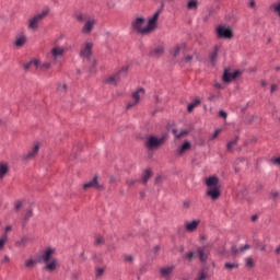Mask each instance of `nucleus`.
<instances>
[{"instance_id":"nucleus-9","label":"nucleus","mask_w":280,"mask_h":280,"mask_svg":"<svg viewBox=\"0 0 280 280\" xmlns=\"http://www.w3.org/2000/svg\"><path fill=\"white\" fill-rule=\"evenodd\" d=\"M145 96V90L143 88L138 89L136 92L132 93V100L133 102H129L127 104V109H130L139 104L141 102L142 97Z\"/></svg>"},{"instance_id":"nucleus-33","label":"nucleus","mask_w":280,"mask_h":280,"mask_svg":"<svg viewBox=\"0 0 280 280\" xmlns=\"http://www.w3.org/2000/svg\"><path fill=\"white\" fill-rule=\"evenodd\" d=\"M164 51L165 50L163 49V47L159 46V47L154 48L152 56H163Z\"/></svg>"},{"instance_id":"nucleus-26","label":"nucleus","mask_w":280,"mask_h":280,"mask_svg":"<svg viewBox=\"0 0 280 280\" xmlns=\"http://www.w3.org/2000/svg\"><path fill=\"white\" fill-rule=\"evenodd\" d=\"M225 270H235L240 268V264L237 262H225L224 265Z\"/></svg>"},{"instance_id":"nucleus-38","label":"nucleus","mask_w":280,"mask_h":280,"mask_svg":"<svg viewBox=\"0 0 280 280\" xmlns=\"http://www.w3.org/2000/svg\"><path fill=\"white\" fill-rule=\"evenodd\" d=\"M5 242H8V234H4V235L0 238V250H2L3 246H5Z\"/></svg>"},{"instance_id":"nucleus-60","label":"nucleus","mask_w":280,"mask_h":280,"mask_svg":"<svg viewBox=\"0 0 280 280\" xmlns=\"http://www.w3.org/2000/svg\"><path fill=\"white\" fill-rule=\"evenodd\" d=\"M249 8H256L255 0H249Z\"/></svg>"},{"instance_id":"nucleus-27","label":"nucleus","mask_w":280,"mask_h":280,"mask_svg":"<svg viewBox=\"0 0 280 280\" xmlns=\"http://www.w3.org/2000/svg\"><path fill=\"white\" fill-rule=\"evenodd\" d=\"M188 10H198V1L197 0H189L187 3Z\"/></svg>"},{"instance_id":"nucleus-12","label":"nucleus","mask_w":280,"mask_h":280,"mask_svg":"<svg viewBox=\"0 0 280 280\" xmlns=\"http://www.w3.org/2000/svg\"><path fill=\"white\" fill-rule=\"evenodd\" d=\"M83 189H104V186L100 184V180L97 179V176H94L92 180L85 183L83 185Z\"/></svg>"},{"instance_id":"nucleus-44","label":"nucleus","mask_w":280,"mask_h":280,"mask_svg":"<svg viewBox=\"0 0 280 280\" xmlns=\"http://www.w3.org/2000/svg\"><path fill=\"white\" fill-rule=\"evenodd\" d=\"M23 207V201H15L14 203V211H19Z\"/></svg>"},{"instance_id":"nucleus-55","label":"nucleus","mask_w":280,"mask_h":280,"mask_svg":"<svg viewBox=\"0 0 280 280\" xmlns=\"http://www.w3.org/2000/svg\"><path fill=\"white\" fill-rule=\"evenodd\" d=\"M219 117H222L223 119H226V112L220 110L219 112Z\"/></svg>"},{"instance_id":"nucleus-4","label":"nucleus","mask_w":280,"mask_h":280,"mask_svg":"<svg viewBox=\"0 0 280 280\" xmlns=\"http://www.w3.org/2000/svg\"><path fill=\"white\" fill-rule=\"evenodd\" d=\"M47 14H49V11H42L30 18L27 21L28 30H31L32 32H37L38 25H40V23L45 20Z\"/></svg>"},{"instance_id":"nucleus-59","label":"nucleus","mask_w":280,"mask_h":280,"mask_svg":"<svg viewBox=\"0 0 280 280\" xmlns=\"http://www.w3.org/2000/svg\"><path fill=\"white\" fill-rule=\"evenodd\" d=\"M240 75V71H235L232 73V80H235Z\"/></svg>"},{"instance_id":"nucleus-29","label":"nucleus","mask_w":280,"mask_h":280,"mask_svg":"<svg viewBox=\"0 0 280 280\" xmlns=\"http://www.w3.org/2000/svg\"><path fill=\"white\" fill-rule=\"evenodd\" d=\"M233 75L229 70H224L223 73V82H232L233 81Z\"/></svg>"},{"instance_id":"nucleus-52","label":"nucleus","mask_w":280,"mask_h":280,"mask_svg":"<svg viewBox=\"0 0 280 280\" xmlns=\"http://www.w3.org/2000/svg\"><path fill=\"white\" fill-rule=\"evenodd\" d=\"M191 60H194V57L191 55H188L184 58V62H190Z\"/></svg>"},{"instance_id":"nucleus-2","label":"nucleus","mask_w":280,"mask_h":280,"mask_svg":"<svg viewBox=\"0 0 280 280\" xmlns=\"http://www.w3.org/2000/svg\"><path fill=\"white\" fill-rule=\"evenodd\" d=\"M207 191L206 195L211 198V200H218L220 198V179L215 176H210L206 179Z\"/></svg>"},{"instance_id":"nucleus-50","label":"nucleus","mask_w":280,"mask_h":280,"mask_svg":"<svg viewBox=\"0 0 280 280\" xmlns=\"http://www.w3.org/2000/svg\"><path fill=\"white\" fill-rule=\"evenodd\" d=\"M32 215H33L32 210H28V211L26 212L24 219H25V220H30V218H32Z\"/></svg>"},{"instance_id":"nucleus-47","label":"nucleus","mask_w":280,"mask_h":280,"mask_svg":"<svg viewBox=\"0 0 280 280\" xmlns=\"http://www.w3.org/2000/svg\"><path fill=\"white\" fill-rule=\"evenodd\" d=\"M125 261H128L129 264H132V261H135V258L130 255H126L125 256Z\"/></svg>"},{"instance_id":"nucleus-8","label":"nucleus","mask_w":280,"mask_h":280,"mask_svg":"<svg viewBox=\"0 0 280 280\" xmlns=\"http://www.w3.org/2000/svg\"><path fill=\"white\" fill-rule=\"evenodd\" d=\"M126 71H128V68H122L119 72L110 74L104 79V83L109 84L110 86H117L121 80V73H126Z\"/></svg>"},{"instance_id":"nucleus-61","label":"nucleus","mask_w":280,"mask_h":280,"mask_svg":"<svg viewBox=\"0 0 280 280\" xmlns=\"http://www.w3.org/2000/svg\"><path fill=\"white\" fill-rule=\"evenodd\" d=\"M215 89H224V85H222L221 83H214Z\"/></svg>"},{"instance_id":"nucleus-46","label":"nucleus","mask_w":280,"mask_h":280,"mask_svg":"<svg viewBox=\"0 0 280 280\" xmlns=\"http://www.w3.org/2000/svg\"><path fill=\"white\" fill-rule=\"evenodd\" d=\"M107 8H108L109 10H113V8H115V0H108V1H107Z\"/></svg>"},{"instance_id":"nucleus-18","label":"nucleus","mask_w":280,"mask_h":280,"mask_svg":"<svg viewBox=\"0 0 280 280\" xmlns=\"http://www.w3.org/2000/svg\"><path fill=\"white\" fill-rule=\"evenodd\" d=\"M25 43H27V36H25V34H20L15 37V42H14V45L18 47V48H21L23 47V45H25Z\"/></svg>"},{"instance_id":"nucleus-20","label":"nucleus","mask_w":280,"mask_h":280,"mask_svg":"<svg viewBox=\"0 0 280 280\" xmlns=\"http://www.w3.org/2000/svg\"><path fill=\"white\" fill-rule=\"evenodd\" d=\"M190 149H191V142L185 141V142L182 144V147H179V148L177 149V154H178L179 156H182V154H185V152H187V150H190Z\"/></svg>"},{"instance_id":"nucleus-24","label":"nucleus","mask_w":280,"mask_h":280,"mask_svg":"<svg viewBox=\"0 0 280 280\" xmlns=\"http://www.w3.org/2000/svg\"><path fill=\"white\" fill-rule=\"evenodd\" d=\"M197 253H198V255H199L200 261H205V260L208 259V257H209V254H207L206 250H205V248H202V247H199V248L197 249Z\"/></svg>"},{"instance_id":"nucleus-13","label":"nucleus","mask_w":280,"mask_h":280,"mask_svg":"<svg viewBox=\"0 0 280 280\" xmlns=\"http://www.w3.org/2000/svg\"><path fill=\"white\" fill-rule=\"evenodd\" d=\"M185 44H177L171 49V56L178 58L180 54H185Z\"/></svg>"},{"instance_id":"nucleus-25","label":"nucleus","mask_w":280,"mask_h":280,"mask_svg":"<svg viewBox=\"0 0 280 280\" xmlns=\"http://www.w3.org/2000/svg\"><path fill=\"white\" fill-rule=\"evenodd\" d=\"M220 50V48H218V46L214 47V50L210 54V62L211 65H215V60H218V51Z\"/></svg>"},{"instance_id":"nucleus-39","label":"nucleus","mask_w":280,"mask_h":280,"mask_svg":"<svg viewBox=\"0 0 280 280\" xmlns=\"http://www.w3.org/2000/svg\"><path fill=\"white\" fill-rule=\"evenodd\" d=\"M77 21H79V23H83V21H86L89 18H86L84 14L79 13L75 15Z\"/></svg>"},{"instance_id":"nucleus-64","label":"nucleus","mask_w":280,"mask_h":280,"mask_svg":"<svg viewBox=\"0 0 280 280\" xmlns=\"http://www.w3.org/2000/svg\"><path fill=\"white\" fill-rule=\"evenodd\" d=\"M275 91H277V84L271 85V93H275Z\"/></svg>"},{"instance_id":"nucleus-54","label":"nucleus","mask_w":280,"mask_h":280,"mask_svg":"<svg viewBox=\"0 0 280 280\" xmlns=\"http://www.w3.org/2000/svg\"><path fill=\"white\" fill-rule=\"evenodd\" d=\"M42 69H51V62H46L42 66Z\"/></svg>"},{"instance_id":"nucleus-31","label":"nucleus","mask_w":280,"mask_h":280,"mask_svg":"<svg viewBox=\"0 0 280 280\" xmlns=\"http://www.w3.org/2000/svg\"><path fill=\"white\" fill-rule=\"evenodd\" d=\"M234 145H237V138H234L230 142H228V144H226L228 152H232Z\"/></svg>"},{"instance_id":"nucleus-32","label":"nucleus","mask_w":280,"mask_h":280,"mask_svg":"<svg viewBox=\"0 0 280 280\" xmlns=\"http://www.w3.org/2000/svg\"><path fill=\"white\" fill-rule=\"evenodd\" d=\"M221 95L222 94L220 92H218L217 94L210 93L208 96V100L210 102H215V100H220Z\"/></svg>"},{"instance_id":"nucleus-21","label":"nucleus","mask_w":280,"mask_h":280,"mask_svg":"<svg viewBox=\"0 0 280 280\" xmlns=\"http://www.w3.org/2000/svg\"><path fill=\"white\" fill-rule=\"evenodd\" d=\"M34 67L35 69H38L40 67V60L38 59H32L31 61L24 63V69L27 71L28 69H32Z\"/></svg>"},{"instance_id":"nucleus-1","label":"nucleus","mask_w":280,"mask_h":280,"mask_svg":"<svg viewBox=\"0 0 280 280\" xmlns=\"http://www.w3.org/2000/svg\"><path fill=\"white\" fill-rule=\"evenodd\" d=\"M54 255H56V248L47 247L39 257L40 261L45 264L44 270L46 272H56L60 266L58 258L54 257Z\"/></svg>"},{"instance_id":"nucleus-30","label":"nucleus","mask_w":280,"mask_h":280,"mask_svg":"<svg viewBox=\"0 0 280 280\" xmlns=\"http://www.w3.org/2000/svg\"><path fill=\"white\" fill-rule=\"evenodd\" d=\"M105 242L106 241L104 240L103 236H96L94 238V246H104Z\"/></svg>"},{"instance_id":"nucleus-51","label":"nucleus","mask_w":280,"mask_h":280,"mask_svg":"<svg viewBox=\"0 0 280 280\" xmlns=\"http://www.w3.org/2000/svg\"><path fill=\"white\" fill-rule=\"evenodd\" d=\"M183 207H184V209H189V207H191V202L190 201H184Z\"/></svg>"},{"instance_id":"nucleus-15","label":"nucleus","mask_w":280,"mask_h":280,"mask_svg":"<svg viewBox=\"0 0 280 280\" xmlns=\"http://www.w3.org/2000/svg\"><path fill=\"white\" fill-rule=\"evenodd\" d=\"M93 27H95V20L94 19H86L85 24L82 27L83 34H89L90 32H93Z\"/></svg>"},{"instance_id":"nucleus-16","label":"nucleus","mask_w":280,"mask_h":280,"mask_svg":"<svg viewBox=\"0 0 280 280\" xmlns=\"http://www.w3.org/2000/svg\"><path fill=\"white\" fill-rule=\"evenodd\" d=\"M10 173V164L8 162H0V180H3Z\"/></svg>"},{"instance_id":"nucleus-22","label":"nucleus","mask_w":280,"mask_h":280,"mask_svg":"<svg viewBox=\"0 0 280 280\" xmlns=\"http://www.w3.org/2000/svg\"><path fill=\"white\" fill-rule=\"evenodd\" d=\"M270 10H271V12H273L275 15L278 16V19H280V0L273 2L270 5Z\"/></svg>"},{"instance_id":"nucleus-42","label":"nucleus","mask_w":280,"mask_h":280,"mask_svg":"<svg viewBox=\"0 0 280 280\" xmlns=\"http://www.w3.org/2000/svg\"><path fill=\"white\" fill-rule=\"evenodd\" d=\"M195 257L194 252H189L185 255V259H187V261H192Z\"/></svg>"},{"instance_id":"nucleus-5","label":"nucleus","mask_w":280,"mask_h":280,"mask_svg":"<svg viewBox=\"0 0 280 280\" xmlns=\"http://www.w3.org/2000/svg\"><path fill=\"white\" fill-rule=\"evenodd\" d=\"M166 136H162L161 138L150 136L145 142L148 150H159L163 143H165Z\"/></svg>"},{"instance_id":"nucleus-62","label":"nucleus","mask_w":280,"mask_h":280,"mask_svg":"<svg viewBox=\"0 0 280 280\" xmlns=\"http://www.w3.org/2000/svg\"><path fill=\"white\" fill-rule=\"evenodd\" d=\"M10 231H12V225H8L5 228V235H8V233H10Z\"/></svg>"},{"instance_id":"nucleus-11","label":"nucleus","mask_w":280,"mask_h":280,"mask_svg":"<svg viewBox=\"0 0 280 280\" xmlns=\"http://www.w3.org/2000/svg\"><path fill=\"white\" fill-rule=\"evenodd\" d=\"M93 55V43L92 42H86L80 51V56L81 58H91V56Z\"/></svg>"},{"instance_id":"nucleus-53","label":"nucleus","mask_w":280,"mask_h":280,"mask_svg":"<svg viewBox=\"0 0 280 280\" xmlns=\"http://www.w3.org/2000/svg\"><path fill=\"white\" fill-rule=\"evenodd\" d=\"M271 162L273 163V165H280V158H275L271 160Z\"/></svg>"},{"instance_id":"nucleus-28","label":"nucleus","mask_w":280,"mask_h":280,"mask_svg":"<svg viewBox=\"0 0 280 280\" xmlns=\"http://www.w3.org/2000/svg\"><path fill=\"white\" fill-rule=\"evenodd\" d=\"M173 135H175L176 139H183V137H187V135H189V131L182 130L179 133H176V129H173Z\"/></svg>"},{"instance_id":"nucleus-19","label":"nucleus","mask_w":280,"mask_h":280,"mask_svg":"<svg viewBox=\"0 0 280 280\" xmlns=\"http://www.w3.org/2000/svg\"><path fill=\"white\" fill-rule=\"evenodd\" d=\"M174 272V266H168L160 269L161 277H164V279L170 278V276Z\"/></svg>"},{"instance_id":"nucleus-48","label":"nucleus","mask_w":280,"mask_h":280,"mask_svg":"<svg viewBox=\"0 0 280 280\" xmlns=\"http://www.w3.org/2000/svg\"><path fill=\"white\" fill-rule=\"evenodd\" d=\"M137 184V179H128L127 180V185H129V187H132V185Z\"/></svg>"},{"instance_id":"nucleus-45","label":"nucleus","mask_w":280,"mask_h":280,"mask_svg":"<svg viewBox=\"0 0 280 280\" xmlns=\"http://www.w3.org/2000/svg\"><path fill=\"white\" fill-rule=\"evenodd\" d=\"M231 253H232V255H238L240 248H237V246L233 245V246L231 247Z\"/></svg>"},{"instance_id":"nucleus-3","label":"nucleus","mask_w":280,"mask_h":280,"mask_svg":"<svg viewBox=\"0 0 280 280\" xmlns=\"http://www.w3.org/2000/svg\"><path fill=\"white\" fill-rule=\"evenodd\" d=\"M131 30L142 36L150 34V28L148 24L145 25V19H143V16H138L131 22Z\"/></svg>"},{"instance_id":"nucleus-35","label":"nucleus","mask_w":280,"mask_h":280,"mask_svg":"<svg viewBox=\"0 0 280 280\" xmlns=\"http://www.w3.org/2000/svg\"><path fill=\"white\" fill-rule=\"evenodd\" d=\"M198 104H200V98L195 100L194 103L188 105V113H191V110H194V108H196Z\"/></svg>"},{"instance_id":"nucleus-49","label":"nucleus","mask_w":280,"mask_h":280,"mask_svg":"<svg viewBox=\"0 0 280 280\" xmlns=\"http://www.w3.org/2000/svg\"><path fill=\"white\" fill-rule=\"evenodd\" d=\"M102 275H104V269L103 268H98L96 270V277H102Z\"/></svg>"},{"instance_id":"nucleus-23","label":"nucleus","mask_w":280,"mask_h":280,"mask_svg":"<svg viewBox=\"0 0 280 280\" xmlns=\"http://www.w3.org/2000/svg\"><path fill=\"white\" fill-rule=\"evenodd\" d=\"M152 178V170L147 168L142 174V182L145 185Z\"/></svg>"},{"instance_id":"nucleus-40","label":"nucleus","mask_w":280,"mask_h":280,"mask_svg":"<svg viewBox=\"0 0 280 280\" xmlns=\"http://www.w3.org/2000/svg\"><path fill=\"white\" fill-rule=\"evenodd\" d=\"M16 244H18V246L25 247L27 244V237L23 236Z\"/></svg>"},{"instance_id":"nucleus-56","label":"nucleus","mask_w":280,"mask_h":280,"mask_svg":"<svg viewBox=\"0 0 280 280\" xmlns=\"http://www.w3.org/2000/svg\"><path fill=\"white\" fill-rule=\"evenodd\" d=\"M221 130L217 129L212 136V139H218V136L220 135Z\"/></svg>"},{"instance_id":"nucleus-14","label":"nucleus","mask_w":280,"mask_h":280,"mask_svg":"<svg viewBox=\"0 0 280 280\" xmlns=\"http://www.w3.org/2000/svg\"><path fill=\"white\" fill-rule=\"evenodd\" d=\"M38 150H40V143L36 142L33 147L32 151L23 155L24 161H30L31 159H34L36 154H38Z\"/></svg>"},{"instance_id":"nucleus-57","label":"nucleus","mask_w":280,"mask_h":280,"mask_svg":"<svg viewBox=\"0 0 280 280\" xmlns=\"http://www.w3.org/2000/svg\"><path fill=\"white\" fill-rule=\"evenodd\" d=\"M1 264H10V257L4 256V258L1 260Z\"/></svg>"},{"instance_id":"nucleus-6","label":"nucleus","mask_w":280,"mask_h":280,"mask_svg":"<svg viewBox=\"0 0 280 280\" xmlns=\"http://www.w3.org/2000/svg\"><path fill=\"white\" fill-rule=\"evenodd\" d=\"M215 33H217V38H223L225 40H231V38H233V28L232 27L219 25L215 28Z\"/></svg>"},{"instance_id":"nucleus-63","label":"nucleus","mask_w":280,"mask_h":280,"mask_svg":"<svg viewBox=\"0 0 280 280\" xmlns=\"http://www.w3.org/2000/svg\"><path fill=\"white\" fill-rule=\"evenodd\" d=\"M275 254H276V255H280V244L276 247Z\"/></svg>"},{"instance_id":"nucleus-37","label":"nucleus","mask_w":280,"mask_h":280,"mask_svg":"<svg viewBox=\"0 0 280 280\" xmlns=\"http://www.w3.org/2000/svg\"><path fill=\"white\" fill-rule=\"evenodd\" d=\"M36 264H38V261H36L32 258L25 261L26 268H34V266H36Z\"/></svg>"},{"instance_id":"nucleus-36","label":"nucleus","mask_w":280,"mask_h":280,"mask_svg":"<svg viewBox=\"0 0 280 280\" xmlns=\"http://www.w3.org/2000/svg\"><path fill=\"white\" fill-rule=\"evenodd\" d=\"M245 264H246V267H247V268H255V260H253L252 257H247V258L245 259Z\"/></svg>"},{"instance_id":"nucleus-34","label":"nucleus","mask_w":280,"mask_h":280,"mask_svg":"<svg viewBox=\"0 0 280 280\" xmlns=\"http://www.w3.org/2000/svg\"><path fill=\"white\" fill-rule=\"evenodd\" d=\"M207 277H209L207 271L206 270H200L199 273H198V278L196 280H207Z\"/></svg>"},{"instance_id":"nucleus-7","label":"nucleus","mask_w":280,"mask_h":280,"mask_svg":"<svg viewBox=\"0 0 280 280\" xmlns=\"http://www.w3.org/2000/svg\"><path fill=\"white\" fill-rule=\"evenodd\" d=\"M65 56V48L60 46H55L48 54L47 58L52 62V65H56L58 62V58H62Z\"/></svg>"},{"instance_id":"nucleus-41","label":"nucleus","mask_w":280,"mask_h":280,"mask_svg":"<svg viewBox=\"0 0 280 280\" xmlns=\"http://www.w3.org/2000/svg\"><path fill=\"white\" fill-rule=\"evenodd\" d=\"M238 250H240L241 254H244V253H246V250H250V245L246 244L244 246H241L238 248Z\"/></svg>"},{"instance_id":"nucleus-17","label":"nucleus","mask_w":280,"mask_h":280,"mask_svg":"<svg viewBox=\"0 0 280 280\" xmlns=\"http://www.w3.org/2000/svg\"><path fill=\"white\" fill-rule=\"evenodd\" d=\"M198 226H200V220H194V221L186 223L185 230L188 233H194V231H196L198 229Z\"/></svg>"},{"instance_id":"nucleus-43","label":"nucleus","mask_w":280,"mask_h":280,"mask_svg":"<svg viewBox=\"0 0 280 280\" xmlns=\"http://www.w3.org/2000/svg\"><path fill=\"white\" fill-rule=\"evenodd\" d=\"M256 248L260 249L261 253L266 252V244L264 243H257Z\"/></svg>"},{"instance_id":"nucleus-58","label":"nucleus","mask_w":280,"mask_h":280,"mask_svg":"<svg viewBox=\"0 0 280 280\" xmlns=\"http://www.w3.org/2000/svg\"><path fill=\"white\" fill-rule=\"evenodd\" d=\"M58 91H67V84L59 85Z\"/></svg>"},{"instance_id":"nucleus-10","label":"nucleus","mask_w":280,"mask_h":280,"mask_svg":"<svg viewBox=\"0 0 280 280\" xmlns=\"http://www.w3.org/2000/svg\"><path fill=\"white\" fill-rule=\"evenodd\" d=\"M163 12V8L159 9L151 19H149L147 27H149V32L152 33L154 30H156V25L159 23V16H161V13Z\"/></svg>"}]
</instances>
